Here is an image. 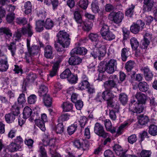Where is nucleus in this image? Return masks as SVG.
<instances>
[{
  "instance_id": "nucleus-1",
  "label": "nucleus",
  "mask_w": 157,
  "mask_h": 157,
  "mask_svg": "<svg viewBox=\"0 0 157 157\" xmlns=\"http://www.w3.org/2000/svg\"><path fill=\"white\" fill-rule=\"evenodd\" d=\"M117 83H120L117 76L112 75L110 76L109 80L104 83L103 86L105 90H110L112 88L117 87Z\"/></svg>"
},
{
  "instance_id": "nucleus-2",
  "label": "nucleus",
  "mask_w": 157,
  "mask_h": 157,
  "mask_svg": "<svg viewBox=\"0 0 157 157\" xmlns=\"http://www.w3.org/2000/svg\"><path fill=\"white\" fill-rule=\"evenodd\" d=\"M69 36L65 30H60L57 35L58 42L59 44H63L64 46H69L71 42Z\"/></svg>"
},
{
  "instance_id": "nucleus-3",
  "label": "nucleus",
  "mask_w": 157,
  "mask_h": 157,
  "mask_svg": "<svg viewBox=\"0 0 157 157\" xmlns=\"http://www.w3.org/2000/svg\"><path fill=\"white\" fill-rule=\"evenodd\" d=\"M144 109L143 104L137 103L135 100L131 101L129 104V110L132 113H140L143 112Z\"/></svg>"
},
{
  "instance_id": "nucleus-4",
  "label": "nucleus",
  "mask_w": 157,
  "mask_h": 157,
  "mask_svg": "<svg viewBox=\"0 0 157 157\" xmlns=\"http://www.w3.org/2000/svg\"><path fill=\"white\" fill-rule=\"evenodd\" d=\"M94 132L99 136L104 138L109 136V133L105 131L103 126L98 122L96 123L94 125Z\"/></svg>"
},
{
  "instance_id": "nucleus-5",
  "label": "nucleus",
  "mask_w": 157,
  "mask_h": 157,
  "mask_svg": "<svg viewBox=\"0 0 157 157\" xmlns=\"http://www.w3.org/2000/svg\"><path fill=\"white\" fill-rule=\"evenodd\" d=\"M38 113H33L31 109L28 106L25 107L23 112V118L26 119L29 118V120L30 121H33L34 120H36L38 118Z\"/></svg>"
},
{
  "instance_id": "nucleus-6",
  "label": "nucleus",
  "mask_w": 157,
  "mask_h": 157,
  "mask_svg": "<svg viewBox=\"0 0 157 157\" xmlns=\"http://www.w3.org/2000/svg\"><path fill=\"white\" fill-rule=\"evenodd\" d=\"M117 63L116 59H110L105 64L107 72L109 74H113L117 70Z\"/></svg>"
},
{
  "instance_id": "nucleus-7",
  "label": "nucleus",
  "mask_w": 157,
  "mask_h": 157,
  "mask_svg": "<svg viewBox=\"0 0 157 157\" xmlns=\"http://www.w3.org/2000/svg\"><path fill=\"white\" fill-rule=\"evenodd\" d=\"M73 144L75 147L78 149L82 148L83 150L88 149L89 147V142L85 140H75L74 141Z\"/></svg>"
},
{
  "instance_id": "nucleus-8",
  "label": "nucleus",
  "mask_w": 157,
  "mask_h": 157,
  "mask_svg": "<svg viewBox=\"0 0 157 157\" xmlns=\"http://www.w3.org/2000/svg\"><path fill=\"white\" fill-rule=\"evenodd\" d=\"M124 17V14L121 12L117 13H111L109 16V18L113 20L116 23H119L121 22Z\"/></svg>"
},
{
  "instance_id": "nucleus-9",
  "label": "nucleus",
  "mask_w": 157,
  "mask_h": 157,
  "mask_svg": "<svg viewBox=\"0 0 157 157\" xmlns=\"http://www.w3.org/2000/svg\"><path fill=\"white\" fill-rule=\"evenodd\" d=\"M106 53V49L105 47L100 48L98 49H94L91 53V55L94 59L98 58L99 60L101 59Z\"/></svg>"
},
{
  "instance_id": "nucleus-10",
  "label": "nucleus",
  "mask_w": 157,
  "mask_h": 157,
  "mask_svg": "<svg viewBox=\"0 0 157 157\" xmlns=\"http://www.w3.org/2000/svg\"><path fill=\"white\" fill-rule=\"evenodd\" d=\"M113 149L116 154L120 156V157H138L135 155L126 154L122 147L118 144L114 145Z\"/></svg>"
},
{
  "instance_id": "nucleus-11",
  "label": "nucleus",
  "mask_w": 157,
  "mask_h": 157,
  "mask_svg": "<svg viewBox=\"0 0 157 157\" xmlns=\"http://www.w3.org/2000/svg\"><path fill=\"white\" fill-rule=\"evenodd\" d=\"M100 33L102 38L107 40H112L115 37V35L109 30H101Z\"/></svg>"
},
{
  "instance_id": "nucleus-12",
  "label": "nucleus",
  "mask_w": 157,
  "mask_h": 157,
  "mask_svg": "<svg viewBox=\"0 0 157 157\" xmlns=\"http://www.w3.org/2000/svg\"><path fill=\"white\" fill-rule=\"evenodd\" d=\"M33 34V32L32 30H17L15 32L14 36L16 37L17 40H19L21 39L22 35L31 37Z\"/></svg>"
},
{
  "instance_id": "nucleus-13",
  "label": "nucleus",
  "mask_w": 157,
  "mask_h": 157,
  "mask_svg": "<svg viewBox=\"0 0 157 157\" xmlns=\"http://www.w3.org/2000/svg\"><path fill=\"white\" fill-rule=\"evenodd\" d=\"M30 40L28 39H27V47L28 53H30L32 55H34L37 54L39 51V46L33 45L30 46Z\"/></svg>"
},
{
  "instance_id": "nucleus-14",
  "label": "nucleus",
  "mask_w": 157,
  "mask_h": 157,
  "mask_svg": "<svg viewBox=\"0 0 157 157\" xmlns=\"http://www.w3.org/2000/svg\"><path fill=\"white\" fill-rule=\"evenodd\" d=\"M9 64L8 63L7 57H4L2 59H0V71L5 72L8 69Z\"/></svg>"
},
{
  "instance_id": "nucleus-15",
  "label": "nucleus",
  "mask_w": 157,
  "mask_h": 157,
  "mask_svg": "<svg viewBox=\"0 0 157 157\" xmlns=\"http://www.w3.org/2000/svg\"><path fill=\"white\" fill-rule=\"evenodd\" d=\"M86 48L83 47H77L73 49L70 52L71 56L74 55L75 54L84 55L87 52Z\"/></svg>"
},
{
  "instance_id": "nucleus-16",
  "label": "nucleus",
  "mask_w": 157,
  "mask_h": 157,
  "mask_svg": "<svg viewBox=\"0 0 157 157\" xmlns=\"http://www.w3.org/2000/svg\"><path fill=\"white\" fill-rule=\"evenodd\" d=\"M69 58L68 63L70 65L75 66L79 64L82 61V59L77 56H71Z\"/></svg>"
},
{
  "instance_id": "nucleus-17",
  "label": "nucleus",
  "mask_w": 157,
  "mask_h": 157,
  "mask_svg": "<svg viewBox=\"0 0 157 157\" xmlns=\"http://www.w3.org/2000/svg\"><path fill=\"white\" fill-rule=\"evenodd\" d=\"M135 97L137 100L138 103L142 104L145 103L147 99V96L146 95L141 92H137L135 95Z\"/></svg>"
},
{
  "instance_id": "nucleus-18",
  "label": "nucleus",
  "mask_w": 157,
  "mask_h": 157,
  "mask_svg": "<svg viewBox=\"0 0 157 157\" xmlns=\"http://www.w3.org/2000/svg\"><path fill=\"white\" fill-rule=\"evenodd\" d=\"M139 124L141 125H145L149 121L148 117L144 114H140L137 117Z\"/></svg>"
},
{
  "instance_id": "nucleus-19",
  "label": "nucleus",
  "mask_w": 157,
  "mask_h": 157,
  "mask_svg": "<svg viewBox=\"0 0 157 157\" xmlns=\"http://www.w3.org/2000/svg\"><path fill=\"white\" fill-rule=\"evenodd\" d=\"M44 56L48 59H52L53 57L52 47L49 45L46 46L44 49Z\"/></svg>"
},
{
  "instance_id": "nucleus-20",
  "label": "nucleus",
  "mask_w": 157,
  "mask_h": 157,
  "mask_svg": "<svg viewBox=\"0 0 157 157\" xmlns=\"http://www.w3.org/2000/svg\"><path fill=\"white\" fill-rule=\"evenodd\" d=\"M153 0H144L143 10L144 11H149L151 10L153 6Z\"/></svg>"
},
{
  "instance_id": "nucleus-21",
  "label": "nucleus",
  "mask_w": 157,
  "mask_h": 157,
  "mask_svg": "<svg viewBox=\"0 0 157 157\" xmlns=\"http://www.w3.org/2000/svg\"><path fill=\"white\" fill-rule=\"evenodd\" d=\"M48 92V87L45 85L41 84L40 86L38 93L40 97H43L48 94L47 93Z\"/></svg>"
},
{
  "instance_id": "nucleus-22",
  "label": "nucleus",
  "mask_w": 157,
  "mask_h": 157,
  "mask_svg": "<svg viewBox=\"0 0 157 157\" xmlns=\"http://www.w3.org/2000/svg\"><path fill=\"white\" fill-rule=\"evenodd\" d=\"M89 86L90 84L88 81V78L86 77L82 80L79 84L78 88L80 90H83L87 88Z\"/></svg>"
},
{
  "instance_id": "nucleus-23",
  "label": "nucleus",
  "mask_w": 157,
  "mask_h": 157,
  "mask_svg": "<svg viewBox=\"0 0 157 157\" xmlns=\"http://www.w3.org/2000/svg\"><path fill=\"white\" fill-rule=\"evenodd\" d=\"M144 25V23L141 20H139L137 21L136 23H133L131 26L130 29H143Z\"/></svg>"
},
{
  "instance_id": "nucleus-24",
  "label": "nucleus",
  "mask_w": 157,
  "mask_h": 157,
  "mask_svg": "<svg viewBox=\"0 0 157 157\" xmlns=\"http://www.w3.org/2000/svg\"><path fill=\"white\" fill-rule=\"evenodd\" d=\"M138 87L140 91L146 92L149 89V85L145 82H140L138 83Z\"/></svg>"
},
{
  "instance_id": "nucleus-25",
  "label": "nucleus",
  "mask_w": 157,
  "mask_h": 157,
  "mask_svg": "<svg viewBox=\"0 0 157 157\" xmlns=\"http://www.w3.org/2000/svg\"><path fill=\"white\" fill-rule=\"evenodd\" d=\"M43 97V102L44 105L46 106L50 107L51 106L52 104V98L50 95L48 94Z\"/></svg>"
},
{
  "instance_id": "nucleus-26",
  "label": "nucleus",
  "mask_w": 157,
  "mask_h": 157,
  "mask_svg": "<svg viewBox=\"0 0 157 157\" xmlns=\"http://www.w3.org/2000/svg\"><path fill=\"white\" fill-rule=\"evenodd\" d=\"M61 107L63 109V111L65 112H69L71 111L73 108V104L69 102H65L63 103L61 105Z\"/></svg>"
},
{
  "instance_id": "nucleus-27",
  "label": "nucleus",
  "mask_w": 157,
  "mask_h": 157,
  "mask_svg": "<svg viewBox=\"0 0 157 157\" xmlns=\"http://www.w3.org/2000/svg\"><path fill=\"white\" fill-rule=\"evenodd\" d=\"M130 44L132 49L134 50H137L139 45V43L135 37H132L130 40Z\"/></svg>"
},
{
  "instance_id": "nucleus-28",
  "label": "nucleus",
  "mask_w": 157,
  "mask_h": 157,
  "mask_svg": "<svg viewBox=\"0 0 157 157\" xmlns=\"http://www.w3.org/2000/svg\"><path fill=\"white\" fill-rule=\"evenodd\" d=\"M148 133L151 136H155L157 135V126L154 124H151L149 127Z\"/></svg>"
},
{
  "instance_id": "nucleus-29",
  "label": "nucleus",
  "mask_w": 157,
  "mask_h": 157,
  "mask_svg": "<svg viewBox=\"0 0 157 157\" xmlns=\"http://www.w3.org/2000/svg\"><path fill=\"white\" fill-rule=\"evenodd\" d=\"M129 51L128 48H123L121 50V56L122 60L123 61H125L127 60L128 57V52Z\"/></svg>"
},
{
  "instance_id": "nucleus-30",
  "label": "nucleus",
  "mask_w": 157,
  "mask_h": 157,
  "mask_svg": "<svg viewBox=\"0 0 157 157\" xmlns=\"http://www.w3.org/2000/svg\"><path fill=\"white\" fill-rule=\"evenodd\" d=\"M16 116L13 113H9L5 116L6 121L8 123H12L14 121Z\"/></svg>"
},
{
  "instance_id": "nucleus-31",
  "label": "nucleus",
  "mask_w": 157,
  "mask_h": 157,
  "mask_svg": "<svg viewBox=\"0 0 157 157\" xmlns=\"http://www.w3.org/2000/svg\"><path fill=\"white\" fill-rule=\"evenodd\" d=\"M8 49L10 51L12 56H14L15 55V52L16 50V44L14 42L10 43V44L7 45Z\"/></svg>"
},
{
  "instance_id": "nucleus-32",
  "label": "nucleus",
  "mask_w": 157,
  "mask_h": 157,
  "mask_svg": "<svg viewBox=\"0 0 157 157\" xmlns=\"http://www.w3.org/2000/svg\"><path fill=\"white\" fill-rule=\"evenodd\" d=\"M36 124L38 127L43 131H44L46 129L44 122L40 119L36 118V120H34Z\"/></svg>"
},
{
  "instance_id": "nucleus-33",
  "label": "nucleus",
  "mask_w": 157,
  "mask_h": 157,
  "mask_svg": "<svg viewBox=\"0 0 157 157\" xmlns=\"http://www.w3.org/2000/svg\"><path fill=\"white\" fill-rule=\"evenodd\" d=\"M108 105L112 107L113 109L116 110L115 111L118 112L119 109V105L118 101H110L108 102Z\"/></svg>"
},
{
  "instance_id": "nucleus-34",
  "label": "nucleus",
  "mask_w": 157,
  "mask_h": 157,
  "mask_svg": "<svg viewBox=\"0 0 157 157\" xmlns=\"http://www.w3.org/2000/svg\"><path fill=\"white\" fill-rule=\"evenodd\" d=\"M11 112L16 116H17L20 113L19 108L16 102L12 106L10 109Z\"/></svg>"
},
{
  "instance_id": "nucleus-35",
  "label": "nucleus",
  "mask_w": 157,
  "mask_h": 157,
  "mask_svg": "<svg viewBox=\"0 0 157 157\" xmlns=\"http://www.w3.org/2000/svg\"><path fill=\"white\" fill-rule=\"evenodd\" d=\"M135 65V63L134 61L130 60L126 62L125 68L127 71H130L133 68Z\"/></svg>"
},
{
  "instance_id": "nucleus-36",
  "label": "nucleus",
  "mask_w": 157,
  "mask_h": 157,
  "mask_svg": "<svg viewBox=\"0 0 157 157\" xmlns=\"http://www.w3.org/2000/svg\"><path fill=\"white\" fill-rule=\"evenodd\" d=\"M24 12L25 14H29L31 13L32 10V5L30 2H26L24 4Z\"/></svg>"
},
{
  "instance_id": "nucleus-37",
  "label": "nucleus",
  "mask_w": 157,
  "mask_h": 157,
  "mask_svg": "<svg viewBox=\"0 0 157 157\" xmlns=\"http://www.w3.org/2000/svg\"><path fill=\"white\" fill-rule=\"evenodd\" d=\"M75 123V122L74 124H71L68 127L67 132L68 133L69 135L73 134L76 130L77 128V125Z\"/></svg>"
},
{
  "instance_id": "nucleus-38",
  "label": "nucleus",
  "mask_w": 157,
  "mask_h": 157,
  "mask_svg": "<svg viewBox=\"0 0 157 157\" xmlns=\"http://www.w3.org/2000/svg\"><path fill=\"white\" fill-rule=\"evenodd\" d=\"M44 3L48 5L52 4L53 9H54L58 6L59 2L58 0H44Z\"/></svg>"
},
{
  "instance_id": "nucleus-39",
  "label": "nucleus",
  "mask_w": 157,
  "mask_h": 157,
  "mask_svg": "<svg viewBox=\"0 0 157 157\" xmlns=\"http://www.w3.org/2000/svg\"><path fill=\"white\" fill-rule=\"evenodd\" d=\"M71 72L69 69H67L64 71L60 75V78L62 79H68L71 75Z\"/></svg>"
},
{
  "instance_id": "nucleus-40",
  "label": "nucleus",
  "mask_w": 157,
  "mask_h": 157,
  "mask_svg": "<svg viewBox=\"0 0 157 157\" xmlns=\"http://www.w3.org/2000/svg\"><path fill=\"white\" fill-rule=\"evenodd\" d=\"M119 99L121 103L123 105H124L128 101V96L125 94L121 93L119 95Z\"/></svg>"
},
{
  "instance_id": "nucleus-41",
  "label": "nucleus",
  "mask_w": 157,
  "mask_h": 157,
  "mask_svg": "<svg viewBox=\"0 0 157 157\" xmlns=\"http://www.w3.org/2000/svg\"><path fill=\"white\" fill-rule=\"evenodd\" d=\"M152 152L150 150L142 149L140 154V157H151Z\"/></svg>"
},
{
  "instance_id": "nucleus-42",
  "label": "nucleus",
  "mask_w": 157,
  "mask_h": 157,
  "mask_svg": "<svg viewBox=\"0 0 157 157\" xmlns=\"http://www.w3.org/2000/svg\"><path fill=\"white\" fill-rule=\"evenodd\" d=\"M150 43V41L148 38H144L143 40L141 41V48L142 49H147Z\"/></svg>"
},
{
  "instance_id": "nucleus-43",
  "label": "nucleus",
  "mask_w": 157,
  "mask_h": 157,
  "mask_svg": "<svg viewBox=\"0 0 157 157\" xmlns=\"http://www.w3.org/2000/svg\"><path fill=\"white\" fill-rule=\"evenodd\" d=\"M74 18L78 23L81 24L82 22L81 16L78 11H75L74 14Z\"/></svg>"
},
{
  "instance_id": "nucleus-44",
  "label": "nucleus",
  "mask_w": 157,
  "mask_h": 157,
  "mask_svg": "<svg viewBox=\"0 0 157 157\" xmlns=\"http://www.w3.org/2000/svg\"><path fill=\"white\" fill-rule=\"evenodd\" d=\"M78 78L77 75L71 74L68 79V81L71 84H75L77 82Z\"/></svg>"
},
{
  "instance_id": "nucleus-45",
  "label": "nucleus",
  "mask_w": 157,
  "mask_h": 157,
  "mask_svg": "<svg viewBox=\"0 0 157 157\" xmlns=\"http://www.w3.org/2000/svg\"><path fill=\"white\" fill-rule=\"evenodd\" d=\"M53 26L52 21L50 19H47L45 22L44 27L45 29H49L52 28Z\"/></svg>"
},
{
  "instance_id": "nucleus-46",
  "label": "nucleus",
  "mask_w": 157,
  "mask_h": 157,
  "mask_svg": "<svg viewBox=\"0 0 157 157\" xmlns=\"http://www.w3.org/2000/svg\"><path fill=\"white\" fill-rule=\"evenodd\" d=\"M64 130V126L62 123H59L56 126L55 131L57 133L61 134Z\"/></svg>"
},
{
  "instance_id": "nucleus-47",
  "label": "nucleus",
  "mask_w": 157,
  "mask_h": 157,
  "mask_svg": "<svg viewBox=\"0 0 157 157\" xmlns=\"http://www.w3.org/2000/svg\"><path fill=\"white\" fill-rule=\"evenodd\" d=\"M20 145L16 143H12L10 145V149L12 152L17 151L21 148Z\"/></svg>"
},
{
  "instance_id": "nucleus-48",
  "label": "nucleus",
  "mask_w": 157,
  "mask_h": 157,
  "mask_svg": "<svg viewBox=\"0 0 157 157\" xmlns=\"http://www.w3.org/2000/svg\"><path fill=\"white\" fill-rule=\"evenodd\" d=\"M60 45H58L55 44H54V46L56 50L58 52H64V48L65 47H67L68 46H64L63 44H60Z\"/></svg>"
},
{
  "instance_id": "nucleus-49",
  "label": "nucleus",
  "mask_w": 157,
  "mask_h": 157,
  "mask_svg": "<svg viewBox=\"0 0 157 157\" xmlns=\"http://www.w3.org/2000/svg\"><path fill=\"white\" fill-rule=\"evenodd\" d=\"M36 78L37 76L35 74L30 73L27 76L26 79L29 81L32 82L34 81Z\"/></svg>"
},
{
  "instance_id": "nucleus-50",
  "label": "nucleus",
  "mask_w": 157,
  "mask_h": 157,
  "mask_svg": "<svg viewBox=\"0 0 157 157\" xmlns=\"http://www.w3.org/2000/svg\"><path fill=\"white\" fill-rule=\"evenodd\" d=\"M88 2L87 0H80L78 2V5L81 8L86 9L87 7Z\"/></svg>"
},
{
  "instance_id": "nucleus-51",
  "label": "nucleus",
  "mask_w": 157,
  "mask_h": 157,
  "mask_svg": "<svg viewBox=\"0 0 157 157\" xmlns=\"http://www.w3.org/2000/svg\"><path fill=\"white\" fill-rule=\"evenodd\" d=\"M128 124V123L122 124L119 127L118 129L117 130V134L118 135H121L122 133L123 129L126 127Z\"/></svg>"
},
{
  "instance_id": "nucleus-52",
  "label": "nucleus",
  "mask_w": 157,
  "mask_h": 157,
  "mask_svg": "<svg viewBox=\"0 0 157 157\" xmlns=\"http://www.w3.org/2000/svg\"><path fill=\"white\" fill-rule=\"evenodd\" d=\"M128 124V123L122 124L119 127L118 129L117 130V134L118 135H121L122 133L123 129L126 127Z\"/></svg>"
},
{
  "instance_id": "nucleus-53",
  "label": "nucleus",
  "mask_w": 157,
  "mask_h": 157,
  "mask_svg": "<svg viewBox=\"0 0 157 157\" xmlns=\"http://www.w3.org/2000/svg\"><path fill=\"white\" fill-rule=\"evenodd\" d=\"M92 11L95 13H97L98 12V6L97 3L96 1H95L94 2H92Z\"/></svg>"
},
{
  "instance_id": "nucleus-54",
  "label": "nucleus",
  "mask_w": 157,
  "mask_h": 157,
  "mask_svg": "<svg viewBox=\"0 0 157 157\" xmlns=\"http://www.w3.org/2000/svg\"><path fill=\"white\" fill-rule=\"evenodd\" d=\"M150 105L151 109H153L154 111H156V107H157V103L155 101L154 98H152L150 100Z\"/></svg>"
},
{
  "instance_id": "nucleus-55",
  "label": "nucleus",
  "mask_w": 157,
  "mask_h": 157,
  "mask_svg": "<svg viewBox=\"0 0 157 157\" xmlns=\"http://www.w3.org/2000/svg\"><path fill=\"white\" fill-rule=\"evenodd\" d=\"M36 99V97L34 94L30 95L28 99V101L29 104H33L35 103Z\"/></svg>"
},
{
  "instance_id": "nucleus-56",
  "label": "nucleus",
  "mask_w": 157,
  "mask_h": 157,
  "mask_svg": "<svg viewBox=\"0 0 157 157\" xmlns=\"http://www.w3.org/2000/svg\"><path fill=\"white\" fill-rule=\"evenodd\" d=\"M87 119L86 117L82 116L80 117L79 121L81 127L83 128L86 123Z\"/></svg>"
},
{
  "instance_id": "nucleus-57",
  "label": "nucleus",
  "mask_w": 157,
  "mask_h": 157,
  "mask_svg": "<svg viewBox=\"0 0 157 157\" xmlns=\"http://www.w3.org/2000/svg\"><path fill=\"white\" fill-rule=\"evenodd\" d=\"M25 101V95L24 94L22 93L20 94L17 99L18 103L20 104H23Z\"/></svg>"
},
{
  "instance_id": "nucleus-58",
  "label": "nucleus",
  "mask_w": 157,
  "mask_h": 157,
  "mask_svg": "<svg viewBox=\"0 0 157 157\" xmlns=\"http://www.w3.org/2000/svg\"><path fill=\"white\" fill-rule=\"evenodd\" d=\"M137 140V138L135 134H132L128 138V141L131 144L135 143Z\"/></svg>"
},
{
  "instance_id": "nucleus-59",
  "label": "nucleus",
  "mask_w": 157,
  "mask_h": 157,
  "mask_svg": "<svg viewBox=\"0 0 157 157\" xmlns=\"http://www.w3.org/2000/svg\"><path fill=\"white\" fill-rule=\"evenodd\" d=\"M90 39L92 41L97 42L98 41V36L96 33H91L89 36Z\"/></svg>"
},
{
  "instance_id": "nucleus-60",
  "label": "nucleus",
  "mask_w": 157,
  "mask_h": 157,
  "mask_svg": "<svg viewBox=\"0 0 157 157\" xmlns=\"http://www.w3.org/2000/svg\"><path fill=\"white\" fill-rule=\"evenodd\" d=\"M104 124L107 130H110L112 128V125L109 119H106L104 121Z\"/></svg>"
},
{
  "instance_id": "nucleus-61",
  "label": "nucleus",
  "mask_w": 157,
  "mask_h": 157,
  "mask_svg": "<svg viewBox=\"0 0 157 157\" xmlns=\"http://www.w3.org/2000/svg\"><path fill=\"white\" fill-rule=\"evenodd\" d=\"M58 67L53 65L52 70L50 71V75L51 77H52L56 75Z\"/></svg>"
},
{
  "instance_id": "nucleus-62",
  "label": "nucleus",
  "mask_w": 157,
  "mask_h": 157,
  "mask_svg": "<svg viewBox=\"0 0 157 157\" xmlns=\"http://www.w3.org/2000/svg\"><path fill=\"white\" fill-rule=\"evenodd\" d=\"M39 151L40 153V157H47L46 151L44 146H40Z\"/></svg>"
},
{
  "instance_id": "nucleus-63",
  "label": "nucleus",
  "mask_w": 157,
  "mask_h": 157,
  "mask_svg": "<svg viewBox=\"0 0 157 157\" xmlns=\"http://www.w3.org/2000/svg\"><path fill=\"white\" fill-rule=\"evenodd\" d=\"M75 105L76 109L80 110L83 106V102L81 100H78L75 102Z\"/></svg>"
},
{
  "instance_id": "nucleus-64",
  "label": "nucleus",
  "mask_w": 157,
  "mask_h": 157,
  "mask_svg": "<svg viewBox=\"0 0 157 157\" xmlns=\"http://www.w3.org/2000/svg\"><path fill=\"white\" fill-rule=\"evenodd\" d=\"M104 154L105 157H115L114 153L110 150H106Z\"/></svg>"
}]
</instances>
